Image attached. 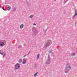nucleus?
<instances>
[{
  "label": "nucleus",
  "instance_id": "nucleus-25",
  "mask_svg": "<svg viewBox=\"0 0 77 77\" xmlns=\"http://www.w3.org/2000/svg\"><path fill=\"white\" fill-rule=\"evenodd\" d=\"M0 8H2V7H0Z\"/></svg>",
  "mask_w": 77,
  "mask_h": 77
},
{
  "label": "nucleus",
  "instance_id": "nucleus-1",
  "mask_svg": "<svg viewBox=\"0 0 77 77\" xmlns=\"http://www.w3.org/2000/svg\"><path fill=\"white\" fill-rule=\"evenodd\" d=\"M71 69V67L67 65L65 68V72L66 73H68L69 72V71Z\"/></svg>",
  "mask_w": 77,
  "mask_h": 77
},
{
  "label": "nucleus",
  "instance_id": "nucleus-19",
  "mask_svg": "<svg viewBox=\"0 0 77 77\" xmlns=\"http://www.w3.org/2000/svg\"><path fill=\"white\" fill-rule=\"evenodd\" d=\"M16 11V8H14L13 11Z\"/></svg>",
  "mask_w": 77,
  "mask_h": 77
},
{
  "label": "nucleus",
  "instance_id": "nucleus-6",
  "mask_svg": "<svg viewBox=\"0 0 77 77\" xmlns=\"http://www.w3.org/2000/svg\"><path fill=\"white\" fill-rule=\"evenodd\" d=\"M27 59H23V62H22V64H26V62H27Z\"/></svg>",
  "mask_w": 77,
  "mask_h": 77
},
{
  "label": "nucleus",
  "instance_id": "nucleus-24",
  "mask_svg": "<svg viewBox=\"0 0 77 77\" xmlns=\"http://www.w3.org/2000/svg\"><path fill=\"white\" fill-rule=\"evenodd\" d=\"M30 51H29V53H28V54H30Z\"/></svg>",
  "mask_w": 77,
  "mask_h": 77
},
{
  "label": "nucleus",
  "instance_id": "nucleus-16",
  "mask_svg": "<svg viewBox=\"0 0 77 77\" xmlns=\"http://www.w3.org/2000/svg\"><path fill=\"white\" fill-rule=\"evenodd\" d=\"M68 0H64V3H66V2H68Z\"/></svg>",
  "mask_w": 77,
  "mask_h": 77
},
{
  "label": "nucleus",
  "instance_id": "nucleus-3",
  "mask_svg": "<svg viewBox=\"0 0 77 77\" xmlns=\"http://www.w3.org/2000/svg\"><path fill=\"white\" fill-rule=\"evenodd\" d=\"M20 68V64L19 63H17L15 64V69H19Z\"/></svg>",
  "mask_w": 77,
  "mask_h": 77
},
{
  "label": "nucleus",
  "instance_id": "nucleus-7",
  "mask_svg": "<svg viewBox=\"0 0 77 77\" xmlns=\"http://www.w3.org/2000/svg\"><path fill=\"white\" fill-rule=\"evenodd\" d=\"M5 45V44L4 42V41H2V42H1L0 43V46H4V45Z\"/></svg>",
  "mask_w": 77,
  "mask_h": 77
},
{
  "label": "nucleus",
  "instance_id": "nucleus-4",
  "mask_svg": "<svg viewBox=\"0 0 77 77\" xmlns=\"http://www.w3.org/2000/svg\"><path fill=\"white\" fill-rule=\"evenodd\" d=\"M50 63H51V58H50V57H48V60L46 62V64H50Z\"/></svg>",
  "mask_w": 77,
  "mask_h": 77
},
{
  "label": "nucleus",
  "instance_id": "nucleus-23",
  "mask_svg": "<svg viewBox=\"0 0 77 77\" xmlns=\"http://www.w3.org/2000/svg\"><path fill=\"white\" fill-rule=\"evenodd\" d=\"M26 55H25L24 56H23V57H26Z\"/></svg>",
  "mask_w": 77,
  "mask_h": 77
},
{
  "label": "nucleus",
  "instance_id": "nucleus-9",
  "mask_svg": "<svg viewBox=\"0 0 77 77\" xmlns=\"http://www.w3.org/2000/svg\"><path fill=\"white\" fill-rule=\"evenodd\" d=\"M24 27V25L23 24H22L20 26V29H23Z\"/></svg>",
  "mask_w": 77,
  "mask_h": 77
},
{
  "label": "nucleus",
  "instance_id": "nucleus-26",
  "mask_svg": "<svg viewBox=\"0 0 77 77\" xmlns=\"http://www.w3.org/2000/svg\"><path fill=\"white\" fill-rule=\"evenodd\" d=\"M54 0V1H55V0Z\"/></svg>",
  "mask_w": 77,
  "mask_h": 77
},
{
  "label": "nucleus",
  "instance_id": "nucleus-5",
  "mask_svg": "<svg viewBox=\"0 0 77 77\" xmlns=\"http://www.w3.org/2000/svg\"><path fill=\"white\" fill-rule=\"evenodd\" d=\"M32 31L33 32L35 33H38V31L37 30V29L35 27H33L32 28Z\"/></svg>",
  "mask_w": 77,
  "mask_h": 77
},
{
  "label": "nucleus",
  "instance_id": "nucleus-12",
  "mask_svg": "<svg viewBox=\"0 0 77 77\" xmlns=\"http://www.w3.org/2000/svg\"><path fill=\"white\" fill-rule=\"evenodd\" d=\"M38 72H37L36 73H35L34 75V76L35 77H36V75H37V74H38Z\"/></svg>",
  "mask_w": 77,
  "mask_h": 77
},
{
  "label": "nucleus",
  "instance_id": "nucleus-22",
  "mask_svg": "<svg viewBox=\"0 0 77 77\" xmlns=\"http://www.w3.org/2000/svg\"><path fill=\"white\" fill-rule=\"evenodd\" d=\"M33 25L34 26H36V24H35V23H33Z\"/></svg>",
  "mask_w": 77,
  "mask_h": 77
},
{
  "label": "nucleus",
  "instance_id": "nucleus-18",
  "mask_svg": "<svg viewBox=\"0 0 77 77\" xmlns=\"http://www.w3.org/2000/svg\"><path fill=\"white\" fill-rule=\"evenodd\" d=\"M52 51H53L52 50H51L49 52L50 53H51Z\"/></svg>",
  "mask_w": 77,
  "mask_h": 77
},
{
  "label": "nucleus",
  "instance_id": "nucleus-15",
  "mask_svg": "<svg viewBox=\"0 0 77 77\" xmlns=\"http://www.w3.org/2000/svg\"><path fill=\"white\" fill-rule=\"evenodd\" d=\"M75 54V53H73L72 54L71 56H74Z\"/></svg>",
  "mask_w": 77,
  "mask_h": 77
},
{
  "label": "nucleus",
  "instance_id": "nucleus-2",
  "mask_svg": "<svg viewBox=\"0 0 77 77\" xmlns=\"http://www.w3.org/2000/svg\"><path fill=\"white\" fill-rule=\"evenodd\" d=\"M51 44H52L51 41V40H48L47 42L46 43V47H48V46H50Z\"/></svg>",
  "mask_w": 77,
  "mask_h": 77
},
{
  "label": "nucleus",
  "instance_id": "nucleus-20",
  "mask_svg": "<svg viewBox=\"0 0 77 77\" xmlns=\"http://www.w3.org/2000/svg\"><path fill=\"white\" fill-rule=\"evenodd\" d=\"M21 45H19L18 48H21Z\"/></svg>",
  "mask_w": 77,
  "mask_h": 77
},
{
  "label": "nucleus",
  "instance_id": "nucleus-11",
  "mask_svg": "<svg viewBox=\"0 0 77 77\" xmlns=\"http://www.w3.org/2000/svg\"><path fill=\"white\" fill-rule=\"evenodd\" d=\"M0 54L2 55H3V52L1 50H0Z\"/></svg>",
  "mask_w": 77,
  "mask_h": 77
},
{
  "label": "nucleus",
  "instance_id": "nucleus-21",
  "mask_svg": "<svg viewBox=\"0 0 77 77\" xmlns=\"http://www.w3.org/2000/svg\"><path fill=\"white\" fill-rule=\"evenodd\" d=\"M2 9L3 10H4V11H6V10L5 9V8H2Z\"/></svg>",
  "mask_w": 77,
  "mask_h": 77
},
{
  "label": "nucleus",
  "instance_id": "nucleus-10",
  "mask_svg": "<svg viewBox=\"0 0 77 77\" xmlns=\"http://www.w3.org/2000/svg\"><path fill=\"white\" fill-rule=\"evenodd\" d=\"M19 63H21L22 62V59H20L19 60Z\"/></svg>",
  "mask_w": 77,
  "mask_h": 77
},
{
  "label": "nucleus",
  "instance_id": "nucleus-17",
  "mask_svg": "<svg viewBox=\"0 0 77 77\" xmlns=\"http://www.w3.org/2000/svg\"><path fill=\"white\" fill-rule=\"evenodd\" d=\"M39 54H38L37 55V59H39Z\"/></svg>",
  "mask_w": 77,
  "mask_h": 77
},
{
  "label": "nucleus",
  "instance_id": "nucleus-8",
  "mask_svg": "<svg viewBox=\"0 0 77 77\" xmlns=\"http://www.w3.org/2000/svg\"><path fill=\"white\" fill-rule=\"evenodd\" d=\"M77 11H75V14H74L73 17H72V18L74 19V18H75L76 17H77Z\"/></svg>",
  "mask_w": 77,
  "mask_h": 77
},
{
  "label": "nucleus",
  "instance_id": "nucleus-13",
  "mask_svg": "<svg viewBox=\"0 0 77 77\" xmlns=\"http://www.w3.org/2000/svg\"><path fill=\"white\" fill-rule=\"evenodd\" d=\"M8 11H10V10L11 8V7L9 6L8 7Z\"/></svg>",
  "mask_w": 77,
  "mask_h": 77
},
{
  "label": "nucleus",
  "instance_id": "nucleus-14",
  "mask_svg": "<svg viewBox=\"0 0 77 77\" xmlns=\"http://www.w3.org/2000/svg\"><path fill=\"white\" fill-rule=\"evenodd\" d=\"M33 15H31L29 16V18H33Z\"/></svg>",
  "mask_w": 77,
  "mask_h": 77
}]
</instances>
